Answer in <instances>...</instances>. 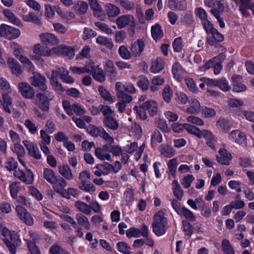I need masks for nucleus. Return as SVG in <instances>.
I'll use <instances>...</instances> for the list:
<instances>
[{
    "label": "nucleus",
    "instance_id": "obj_1",
    "mask_svg": "<svg viewBox=\"0 0 254 254\" xmlns=\"http://www.w3.org/2000/svg\"><path fill=\"white\" fill-rule=\"evenodd\" d=\"M118 28L121 29L128 26L127 31L130 37H133L135 33L136 23L134 17L131 14L121 15L116 20Z\"/></svg>",
    "mask_w": 254,
    "mask_h": 254
},
{
    "label": "nucleus",
    "instance_id": "obj_2",
    "mask_svg": "<svg viewBox=\"0 0 254 254\" xmlns=\"http://www.w3.org/2000/svg\"><path fill=\"white\" fill-rule=\"evenodd\" d=\"M167 219L165 217V213L158 211L154 216L152 223L153 232L158 236L164 235L167 229Z\"/></svg>",
    "mask_w": 254,
    "mask_h": 254
},
{
    "label": "nucleus",
    "instance_id": "obj_3",
    "mask_svg": "<svg viewBox=\"0 0 254 254\" xmlns=\"http://www.w3.org/2000/svg\"><path fill=\"white\" fill-rule=\"evenodd\" d=\"M20 32L18 29L2 24L0 27V35L9 39H15L19 36Z\"/></svg>",
    "mask_w": 254,
    "mask_h": 254
},
{
    "label": "nucleus",
    "instance_id": "obj_4",
    "mask_svg": "<svg viewBox=\"0 0 254 254\" xmlns=\"http://www.w3.org/2000/svg\"><path fill=\"white\" fill-rule=\"evenodd\" d=\"M17 216L26 225L31 226L34 224V219L31 214L23 206L18 205L16 207Z\"/></svg>",
    "mask_w": 254,
    "mask_h": 254
},
{
    "label": "nucleus",
    "instance_id": "obj_5",
    "mask_svg": "<svg viewBox=\"0 0 254 254\" xmlns=\"http://www.w3.org/2000/svg\"><path fill=\"white\" fill-rule=\"evenodd\" d=\"M205 4L208 7H211V13L214 16H218L223 13L224 10V7L220 1L214 0H205Z\"/></svg>",
    "mask_w": 254,
    "mask_h": 254
},
{
    "label": "nucleus",
    "instance_id": "obj_6",
    "mask_svg": "<svg viewBox=\"0 0 254 254\" xmlns=\"http://www.w3.org/2000/svg\"><path fill=\"white\" fill-rule=\"evenodd\" d=\"M33 75L30 78L31 84L42 91H45L47 89V86L46 85V79L45 76L41 75L38 73L35 74L33 72Z\"/></svg>",
    "mask_w": 254,
    "mask_h": 254
},
{
    "label": "nucleus",
    "instance_id": "obj_7",
    "mask_svg": "<svg viewBox=\"0 0 254 254\" xmlns=\"http://www.w3.org/2000/svg\"><path fill=\"white\" fill-rule=\"evenodd\" d=\"M19 90L21 95L26 99H32L34 96V89L29 84L25 82L18 84Z\"/></svg>",
    "mask_w": 254,
    "mask_h": 254
},
{
    "label": "nucleus",
    "instance_id": "obj_8",
    "mask_svg": "<svg viewBox=\"0 0 254 254\" xmlns=\"http://www.w3.org/2000/svg\"><path fill=\"white\" fill-rule=\"evenodd\" d=\"M202 137H204L207 140V144L211 149H214L216 139L215 138L214 136L212 134V133L207 130L203 129L202 130H200V133L198 135V137L201 138Z\"/></svg>",
    "mask_w": 254,
    "mask_h": 254
},
{
    "label": "nucleus",
    "instance_id": "obj_9",
    "mask_svg": "<svg viewBox=\"0 0 254 254\" xmlns=\"http://www.w3.org/2000/svg\"><path fill=\"white\" fill-rule=\"evenodd\" d=\"M168 6L174 10H185L187 7L186 0H168Z\"/></svg>",
    "mask_w": 254,
    "mask_h": 254
},
{
    "label": "nucleus",
    "instance_id": "obj_10",
    "mask_svg": "<svg viewBox=\"0 0 254 254\" xmlns=\"http://www.w3.org/2000/svg\"><path fill=\"white\" fill-rule=\"evenodd\" d=\"M54 53H59L71 59L74 56V50L71 47L68 46H60L57 48H53Z\"/></svg>",
    "mask_w": 254,
    "mask_h": 254
},
{
    "label": "nucleus",
    "instance_id": "obj_11",
    "mask_svg": "<svg viewBox=\"0 0 254 254\" xmlns=\"http://www.w3.org/2000/svg\"><path fill=\"white\" fill-rule=\"evenodd\" d=\"M42 42L46 45H55L59 42L57 37L54 34L49 33L42 34L40 35Z\"/></svg>",
    "mask_w": 254,
    "mask_h": 254
},
{
    "label": "nucleus",
    "instance_id": "obj_12",
    "mask_svg": "<svg viewBox=\"0 0 254 254\" xmlns=\"http://www.w3.org/2000/svg\"><path fill=\"white\" fill-rule=\"evenodd\" d=\"M219 153L220 156H216L218 162L222 165H229V161L232 159L231 154L226 149L222 148L219 150Z\"/></svg>",
    "mask_w": 254,
    "mask_h": 254
},
{
    "label": "nucleus",
    "instance_id": "obj_13",
    "mask_svg": "<svg viewBox=\"0 0 254 254\" xmlns=\"http://www.w3.org/2000/svg\"><path fill=\"white\" fill-rule=\"evenodd\" d=\"M91 69H90V72H92V75L95 80L100 82L105 80V75L101 68H99L98 66L95 67L93 64L91 65Z\"/></svg>",
    "mask_w": 254,
    "mask_h": 254
},
{
    "label": "nucleus",
    "instance_id": "obj_14",
    "mask_svg": "<svg viewBox=\"0 0 254 254\" xmlns=\"http://www.w3.org/2000/svg\"><path fill=\"white\" fill-rule=\"evenodd\" d=\"M144 47V42L141 39H138L132 44L130 51L133 55L135 57L139 56L143 51Z\"/></svg>",
    "mask_w": 254,
    "mask_h": 254
},
{
    "label": "nucleus",
    "instance_id": "obj_15",
    "mask_svg": "<svg viewBox=\"0 0 254 254\" xmlns=\"http://www.w3.org/2000/svg\"><path fill=\"white\" fill-rule=\"evenodd\" d=\"M143 104L150 116L153 117L157 114L158 110V104L155 100H149L143 102Z\"/></svg>",
    "mask_w": 254,
    "mask_h": 254
},
{
    "label": "nucleus",
    "instance_id": "obj_16",
    "mask_svg": "<svg viewBox=\"0 0 254 254\" xmlns=\"http://www.w3.org/2000/svg\"><path fill=\"white\" fill-rule=\"evenodd\" d=\"M226 56L223 54H220L213 58V64L212 67L214 68V73L215 74H218L222 69L221 65L223 61L225 59Z\"/></svg>",
    "mask_w": 254,
    "mask_h": 254
},
{
    "label": "nucleus",
    "instance_id": "obj_17",
    "mask_svg": "<svg viewBox=\"0 0 254 254\" xmlns=\"http://www.w3.org/2000/svg\"><path fill=\"white\" fill-rule=\"evenodd\" d=\"M33 50L35 54L42 56H50L52 53H54L53 49H49L40 44L35 45L33 47Z\"/></svg>",
    "mask_w": 254,
    "mask_h": 254
},
{
    "label": "nucleus",
    "instance_id": "obj_18",
    "mask_svg": "<svg viewBox=\"0 0 254 254\" xmlns=\"http://www.w3.org/2000/svg\"><path fill=\"white\" fill-rule=\"evenodd\" d=\"M88 1L94 16L100 17L104 15L102 8L97 0H88Z\"/></svg>",
    "mask_w": 254,
    "mask_h": 254
},
{
    "label": "nucleus",
    "instance_id": "obj_19",
    "mask_svg": "<svg viewBox=\"0 0 254 254\" xmlns=\"http://www.w3.org/2000/svg\"><path fill=\"white\" fill-rule=\"evenodd\" d=\"M7 92L2 93V101H1V105L4 111L8 114H11V112L9 108L12 104V98L8 95Z\"/></svg>",
    "mask_w": 254,
    "mask_h": 254
},
{
    "label": "nucleus",
    "instance_id": "obj_20",
    "mask_svg": "<svg viewBox=\"0 0 254 254\" xmlns=\"http://www.w3.org/2000/svg\"><path fill=\"white\" fill-rule=\"evenodd\" d=\"M164 61L161 58H157L152 62L150 70L153 73L159 72L164 68Z\"/></svg>",
    "mask_w": 254,
    "mask_h": 254
},
{
    "label": "nucleus",
    "instance_id": "obj_21",
    "mask_svg": "<svg viewBox=\"0 0 254 254\" xmlns=\"http://www.w3.org/2000/svg\"><path fill=\"white\" fill-rule=\"evenodd\" d=\"M36 105L44 112L48 113L49 111L50 103L47 99H44L41 97H38L37 95L36 96Z\"/></svg>",
    "mask_w": 254,
    "mask_h": 254
},
{
    "label": "nucleus",
    "instance_id": "obj_22",
    "mask_svg": "<svg viewBox=\"0 0 254 254\" xmlns=\"http://www.w3.org/2000/svg\"><path fill=\"white\" fill-rule=\"evenodd\" d=\"M103 121L105 126L112 130H116L119 127L118 121L112 116L104 118Z\"/></svg>",
    "mask_w": 254,
    "mask_h": 254
},
{
    "label": "nucleus",
    "instance_id": "obj_23",
    "mask_svg": "<svg viewBox=\"0 0 254 254\" xmlns=\"http://www.w3.org/2000/svg\"><path fill=\"white\" fill-rule=\"evenodd\" d=\"M96 168L98 170H101V171L103 172L102 173L104 175H107L112 171H113L115 173L118 172V170H115L113 165L108 163H104L102 164H97L96 166Z\"/></svg>",
    "mask_w": 254,
    "mask_h": 254
},
{
    "label": "nucleus",
    "instance_id": "obj_24",
    "mask_svg": "<svg viewBox=\"0 0 254 254\" xmlns=\"http://www.w3.org/2000/svg\"><path fill=\"white\" fill-rule=\"evenodd\" d=\"M96 41L98 44L101 46H104L109 50H112L114 47V43L112 39L100 36L96 38Z\"/></svg>",
    "mask_w": 254,
    "mask_h": 254
},
{
    "label": "nucleus",
    "instance_id": "obj_25",
    "mask_svg": "<svg viewBox=\"0 0 254 254\" xmlns=\"http://www.w3.org/2000/svg\"><path fill=\"white\" fill-rule=\"evenodd\" d=\"M60 174L65 179L70 180L73 179V175L69 167L67 165L59 166Z\"/></svg>",
    "mask_w": 254,
    "mask_h": 254
},
{
    "label": "nucleus",
    "instance_id": "obj_26",
    "mask_svg": "<svg viewBox=\"0 0 254 254\" xmlns=\"http://www.w3.org/2000/svg\"><path fill=\"white\" fill-rule=\"evenodd\" d=\"M7 63L13 73L15 74L17 76H18L21 73L22 70L19 64L16 61L14 60V59L9 58L8 59Z\"/></svg>",
    "mask_w": 254,
    "mask_h": 254
},
{
    "label": "nucleus",
    "instance_id": "obj_27",
    "mask_svg": "<svg viewBox=\"0 0 254 254\" xmlns=\"http://www.w3.org/2000/svg\"><path fill=\"white\" fill-rule=\"evenodd\" d=\"M43 176L45 179L51 184H54L55 181H56L57 177L54 172L50 169L45 168L44 169Z\"/></svg>",
    "mask_w": 254,
    "mask_h": 254
},
{
    "label": "nucleus",
    "instance_id": "obj_28",
    "mask_svg": "<svg viewBox=\"0 0 254 254\" xmlns=\"http://www.w3.org/2000/svg\"><path fill=\"white\" fill-rule=\"evenodd\" d=\"M98 91L101 97L105 100L110 103H113L115 101L111 94L109 92L102 86L98 87Z\"/></svg>",
    "mask_w": 254,
    "mask_h": 254
},
{
    "label": "nucleus",
    "instance_id": "obj_29",
    "mask_svg": "<svg viewBox=\"0 0 254 254\" xmlns=\"http://www.w3.org/2000/svg\"><path fill=\"white\" fill-rule=\"evenodd\" d=\"M59 69L62 72L60 74V78L63 82L68 84H72L74 82V79L68 75L67 70H66L64 67L59 68Z\"/></svg>",
    "mask_w": 254,
    "mask_h": 254
},
{
    "label": "nucleus",
    "instance_id": "obj_30",
    "mask_svg": "<svg viewBox=\"0 0 254 254\" xmlns=\"http://www.w3.org/2000/svg\"><path fill=\"white\" fill-rule=\"evenodd\" d=\"M151 34L153 38L155 40H158L163 36V32L159 24H156L152 26Z\"/></svg>",
    "mask_w": 254,
    "mask_h": 254
},
{
    "label": "nucleus",
    "instance_id": "obj_31",
    "mask_svg": "<svg viewBox=\"0 0 254 254\" xmlns=\"http://www.w3.org/2000/svg\"><path fill=\"white\" fill-rule=\"evenodd\" d=\"M172 71L175 78L179 80L182 78L183 70L179 63H175L173 64Z\"/></svg>",
    "mask_w": 254,
    "mask_h": 254
},
{
    "label": "nucleus",
    "instance_id": "obj_32",
    "mask_svg": "<svg viewBox=\"0 0 254 254\" xmlns=\"http://www.w3.org/2000/svg\"><path fill=\"white\" fill-rule=\"evenodd\" d=\"M76 219L78 223L84 227L87 230L90 229V223L87 217L81 213H78L76 215Z\"/></svg>",
    "mask_w": 254,
    "mask_h": 254
},
{
    "label": "nucleus",
    "instance_id": "obj_33",
    "mask_svg": "<svg viewBox=\"0 0 254 254\" xmlns=\"http://www.w3.org/2000/svg\"><path fill=\"white\" fill-rule=\"evenodd\" d=\"M75 206L80 211L86 215H89L91 212L90 206L83 202L77 201L75 202Z\"/></svg>",
    "mask_w": 254,
    "mask_h": 254
},
{
    "label": "nucleus",
    "instance_id": "obj_34",
    "mask_svg": "<svg viewBox=\"0 0 254 254\" xmlns=\"http://www.w3.org/2000/svg\"><path fill=\"white\" fill-rule=\"evenodd\" d=\"M232 138L235 139V141L240 144L245 142L246 137L245 135L239 130H233L231 133Z\"/></svg>",
    "mask_w": 254,
    "mask_h": 254
},
{
    "label": "nucleus",
    "instance_id": "obj_35",
    "mask_svg": "<svg viewBox=\"0 0 254 254\" xmlns=\"http://www.w3.org/2000/svg\"><path fill=\"white\" fill-rule=\"evenodd\" d=\"M117 95L119 101L126 104L129 103L132 100L131 96L127 94L122 91H119L117 93Z\"/></svg>",
    "mask_w": 254,
    "mask_h": 254
},
{
    "label": "nucleus",
    "instance_id": "obj_36",
    "mask_svg": "<svg viewBox=\"0 0 254 254\" xmlns=\"http://www.w3.org/2000/svg\"><path fill=\"white\" fill-rule=\"evenodd\" d=\"M133 110L135 111L140 119L145 120L147 119V116L146 112V109L142 103L139 106H135L133 108Z\"/></svg>",
    "mask_w": 254,
    "mask_h": 254
},
{
    "label": "nucleus",
    "instance_id": "obj_37",
    "mask_svg": "<svg viewBox=\"0 0 254 254\" xmlns=\"http://www.w3.org/2000/svg\"><path fill=\"white\" fill-rule=\"evenodd\" d=\"M162 96L164 100L167 102L169 103L171 100L173 96V92L169 85H167L164 88L162 92Z\"/></svg>",
    "mask_w": 254,
    "mask_h": 254
},
{
    "label": "nucleus",
    "instance_id": "obj_38",
    "mask_svg": "<svg viewBox=\"0 0 254 254\" xmlns=\"http://www.w3.org/2000/svg\"><path fill=\"white\" fill-rule=\"evenodd\" d=\"M107 13L109 17H114L120 14V9L117 6L110 3L107 6Z\"/></svg>",
    "mask_w": 254,
    "mask_h": 254
},
{
    "label": "nucleus",
    "instance_id": "obj_39",
    "mask_svg": "<svg viewBox=\"0 0 254 254\" xmlns=\"http://www.w3.org/2000/svg\"><path fill=\"white\" fill-rule=\"evenodd\" d=\"M173 193L174 195L181 200L183 195V191L182 190L180 185L179 184L177 180H174L173 182Z\"/></svg>",
    "mask_w": 254,
    "mask_h": 254
},
{
    "label": "nucleus",
    "instance_id": "obj_40",
    "mask_svg": "<svg viewBox=\"0 0 254 254\" xmlns=\"http://www.w3.org/2000/svg\"><path fill=\"white\" fill-rule=\"evenodd\" d=\"M119 54L121 57L124 60H129L131 58V54L127 47L124 45L121 46L119 49Z\"/></svg>",
    "mask_w": 254,
    "mask_h": 254
},
{
    "label": "nucleus",
    "instance_id": "obj_41",
    "mask_svg": "<svg viewBox=\"0 0 254 254\" xmlns=\"http://www.w3.org/2000/svg\"><path fill=\"white\" fill-rule=\"evenodd\" d=\"M76 7L77 13L80 15H83L87 12L88 5L86 2L79 1L77 2Z\"/></svg>",
    "mask_w": 254,
    "mask_h": 254
},
{
    "label": "nucleus",
    "instance_id": "obj_42",
    "mask_svg": "<svg viewBox=\"0 0 254 254\" xmlns=\"http://www.w3.org/2000/svg\"><path fill=\"white\" fill-rule=\"evenodd\" d=\"M105 70L106 72L110 73V75H112L113 79H115L117 75V71L115 68L113 63L110 61H107L106 64Z\"/></svg>",
    "mask_w": 254,
    "mask_h": 254
},
{
    "label": "nucleus",
    "instance_id": "obj_43",
    "mask_svg": "<svg viewBox=\"0 0 254 254\" xmlns=\"http://www.w3.org/2000/svg\"><path fill=\"white\" fill-rule=\"evenodd\" d=\"M23 178H21V181L25 183L26 184H31L34 180V175L33 173L29 169H27L24 175H23Z\"/></svg>",
    "mask_w": 254,
    "mask_h": 254
},
{
    "label": "nucleus",
    "instance_id": "obj_44",
    "mask_svg": "<svg viewBox=\"0 0 254 254\" xmlns=\"http://www.w3.org/2000/svg\"><path fill=\"white\" fill-rule=\"evenodd\" d=\"M222 248L226 254H235L234 251L228 240L224 239L222 241Z\"/></svg>",
    "mask_w": 254,
    "mask_h": 254
},
{
    "label": "nucleus",
    "instance_id": "obj_45",
    "mask_svg": "<svg viewBox=\"0 0 254 254\" xmlns=\"http://www.w3.org/2000/svg\"><path fill=\"white\" fill-rule=\"evenodd\" d=\"M0 88L2 93H11V89L8 82L4 78L0 77Z\"/></svg>",
    "mask_w": 254,
    "mask_h": 254
},
{
    "label": "nucleus",
    "instance_id": "obj_46",
    "mask_svg": "<svg viewBox=\"0 0 254 254\" xmlns=\"http://www.w3.org/2000/svg\"><path fill=\"white\" fill-rule=\"evenodd\" d=\"M52 185L53 188L55 190V188H57L59 190L64 189L67 185V182L63 178L60 177L59 178L57 177L56 181H55V184Z\"/></svg>",
    "mask_w": 254,
    "mask_h": 254
},
{
    "label": "nucleus",
    "instance_id": "obj_47",
    "mask_svg": "<svg viewBox=\"0 0 254 254\" xmlns=\"http://www.w3.org/2000/svg\"><path fill=\"white\" fill-rule=\"evenodd\" d=\"M168 165L170 174L174 178H175L177 167V161L176 158H173L170 160L168 163Z\"/></svg>",
    "mask_w": 254,
    "mask_h": 254
},
{
    "label": "nucleus",
    "instance_id": "obj_48",
    "mask_svg": "<svg viewBox=\"0 0 254 254\" xmlns=\"http://www.w3.org/2000/svg\"><path fill=\"white\" fill-rule=\"evenodd\" d=\"M217 125L224 132H227L230 129V123L226 119H220L217 122Z\"/></svg>",
    "mask_w": 254,
    "mask_h": 254
},
{
    "label": "nucleus",
    "instance_id": "obj_49",
    "mask_svg": "<svg viewBox=\"0 0 254 254\" xmlns=\"http://www.w3.org/2000/svg\"><path fill=\"white\" fill-rule=\"evenodd\" d=\"M137 85L142 90L145 91L147 90L149 87V82L146 77L141 76L139 77L137 82Z\"/></svg>",
    "mask_w": 254,
    "mask_h": 254
},
{
    "label": "nucleus",
    "instance_id": "obj_50",
    "mask_svg": "<svg viewBox=\"0 0 254 254\" xmlns=\"http://www.w3.org/2000/svg\"><path fill=\"white\" fill-rule=\"evenodd\" d=\"M69 69L74 74H80L83 73H88L90 72L89 67L86 65L84 67H79L76 66H71Z\"/></svg>",
    "mask_w": 254,
    "mask_h": 254
},
{
    "label": "nucleus",
    "instance_id": "obj_51",
    "mask_svg": "<svg viewBox=\"0 0 254 254\" xmlns=\"http://www.w3.org/2000/svg\"><path fill=\"white\" fill-rule=\"evenodd\" d=\"M216 86L224 91H228L231 89V86L229 85L228 82L225 78H222L218 80V83Z\"/></svg>",
    "mask_w": 254,
    "mask_h": 254
},
{
    "label": "nucleus",
    "instance_id": "obj_52",
    "mask_svg": "<svg viewBox=\"0 0 254 254\" xmlns=\"http://www.w3.org/2000/svg\"><path fill=\"white\" fill-rule=\"evenodd\" d=\"M181 214H183L186 219L190 221L195 220V217L192 212L185 207L181 208Z\"/></svg>",
    "mask_w": 254,
    "mask_h": 254
},
{
    "label": "nucleus",
    "instance_id": "obj_53",
    "mask_svg": "<svg viewBox=\"0 0 254 254\" xmlns=\"http://www.w3.org/2000/svg\"><path fill=\"white\" fill-rule=\"evenodd\" d=\"M94 24L96 27L103 32H104L108 34H112L113 33V30L105 23H101L100 22H96Z\"/></svg>",
    "mask_w": 254,
    "mask_h": 254
},
{
    "label": "nucleus",
    "instance_id": "obj_54",
    "mask_svg": "<svg viewBox=\"0 0 254 254\" xmlns=\"http://www.w3.org/2000/svg\"><path fill=\"white\" fill-rule=\"evenodd\" d=\"M183 126L184 128H185L189 132L198 137L200 131L198 128L188 124H184Z\"/></svg>",
    "mask_w": 254,
    "mask_h": 254
},
{
    "label": "nucleus",
    "instance_id": "obj_55",
    "mask_svg": "<svg viewBox=\"0 0 254 254\" xmlns=\"http://www.w3.org/2000/svg\"><path fill=\"white\" fill-rule=\"evenodd\" d=\"M101 112L103 113L104 118L107 117H112L114 111L112 109L107 105H100Z\"/></svg>",
    "mask_w": 254,
    "mask_h": 254
},
{
    "label": "nucleus",
    "instance_id": "obj_56",
    "mask_svg": "<svg viewBox=\"0 0 254 254\" xmlns=\"http://www.w3.org/2000/svg\"><path fill=\"white\" fill-rule=\"evenodd\" d=\"M79 179L80 183L78 185L88 183L90 179V174L86 171H82L79 174Z\"/></svg>",
    "mask_w": 254,
    "mask_h": 254
},
{
    "label": "nucleus",
    "instance_id": "obj_57",
    "mask_svg": "<svg viewBox=\"0 0 254 254\" xmlns=\"http://www.w3.org/2000/svg\"><path fill=\"white\" fill-rule=\"evenodd\" d=\"M126 38V32L124 30L117 31L115 35V40L116 43H121Z\"/></svg>",
    "mask_w": 254,
    "mask_h": 254
},
{
    "label": "nucleus",
    "instance_id": "obj_58",
    "mask_svg": "<svg viewBox=\"0 0 254 254\" xmlns=\"http://www.w3.org/2000/svg\"><path fill=\"white\" fill-rule=\"evenodd\" d=\"M78 187L81 190L86 192H94L96 190L94 185L92 184H88L87 183L83 184H79Z\"/></svg>",
    "mask_w": 254,
    "mask_h": 254
},
{
    "label": "nucleus",
    "instance_id": "obj_59",
    "mask_svg": "<svg viewBox=\"0 0 254 254\" xmlns=\"http://www.w3.org/2000/svg\"><path fill=\"white\" fill-rule=\"evenodd\" d=\"M87 131L92 136L97 137L100 135L101 128H98L94 125H90L87 128Z\"/></svg>",
    "mask_w": 254,
    "mask_h": 254
},
{
    "label": "nucleus",
    "instance_id": "obj_60",
    "mask_svg": "<svg viewBox=\"0 0 254 254\" xmlns=\"http://www.w3.org/2000/svg\"><path fill=\"white\" fill-rule=\"evenodd\" d=\"M120 5L125 9L130 10L134 7L133 2L130 1L129 0H119Z\"/></svg>",
    "mask_w": 254,
    "mask_h": 254
},
{
    "label": "nucleus",
    "instance_id": "obj_61",
    "mask_svg": "<svg viewBox=\"0 0 254 254\" xmlns=\"http://www.w3.org/2000/svg\"><path fill=\"white\" fill-rule=\"evenodd\" d=\"M12 151L18 156H24L25 150L23 147L18 143H15Z\"/></svg>",
    "mask_w": 254,
    "mask_h": 254
},
{
    "label": "nucleus",
    "instance_id": "obj_62",
    "mask_svg": "<svg viewBox=\"0 0 254 254\" xmlns=\"http://www.w3.org/2000/svg\"><path fill=\"white\" fill-rule=\"evenodd\" d=\"M118 250L121 253L124 254H129V247L127 246V244L125 242H119L117 244Z\"/></svg>",
    "mask_w": 254,
    "mask_h": 254
},
{
    "label": "nucleus",
    "instance_id": "obj_63",
    "mask_svg": "<svg viewBox=\"0 0 254 254\" xmlns=\"http://www.w3.org/2000/svg\"><path fill=\"white\" fill-rule=\"evenodd\" d=\"M101 136L107 143H114V138L107 133L103 128H101V131L100 135Z\"/></svg>",
    "mask_w": 254,
    "mask_h": 254
},
{
    "label": "nucleus",
    "instance_id": "obj_64",
    "mask_svg": "<svg viewBox=\"0 0 254 254\" xmlns=\"http://www.w3.org/2000/svg\"><path fill=\"white\" fill-rule=\"evenodd\" d=\"M140 230L135 228H131L129 229H128L126 232L127 236L128 238L132 237H138L140 236Z\"/></svg>",
    "mask_w": 254,
    "mask_h": 254
}]
</instances>
